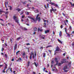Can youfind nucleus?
<instances>
[{
  "label": "nucleus",
  "mask_w": 74,
  "mask_h": 74,
  "mask_svg": "<svg viewBox=\"0 0 74 74\" xmlns=\"http://www.w3.org/2000/svg\"><path fill=\"white\" fill-rule=\"evenodd\" d=\"M13 18L16 23H17L18 24H19V20L17 19V17H16V16H13Z\"/></svg>",
  "instance_id": "nucleus-1"
},
{
  "label": "nucleus",
  "mask_w": 74,
  "mask_h": 74,
  "mask_svg": "<svg viewBox=\"0 0 74 74\" xmlns=\"http://www.w3.org/2000/svg\"><path fill=\"white\" fill-rule=\"evenodd\" d=\"M38 16H39V14H38L36 16V19L37 21L38 20V22H40V21H41V18L40 17H38Z\"/></svg>",
  "instance_id": "nucleus-2"
},
{
  "label": "nucleus",
  "mask_w": 74,
  "mask_h": 74,
  "mask_svg": "<svg viewBox=\"0 0 74 74\" xmlns=\"http://www.w3.org/2000/svg\"><path fill=\"white\" fill-rule=\"evenodd\" d=\"M50 2H51L50 3V4H51V5H54V6H55L56 7H58V5L54 3H52V2H51V1H50Z\"/></svg>",
  "instance_id": "nucleus-3"
},
{
  "label": "nucleus",
  "mask_w": 74,
  "mask_h": 74,
  "mask_svg": "<svg viewBox=\"0 0 74 74\" xmlns=\"http://www.w3.org/2000/svg\"><path fill=\"white\" fill-rule=\"evenodd\" d=\"M51 9H50V11L52 13V11H57V10H56V9H53V7H51Z\"/></svg>",
  "instance_id": "nucleus-4"
},
{
  "label": "nucleus",
  "mask_w": 74,
  "mask_h": 74,
  "mask_svg": "<svg viewBox=\"0 0 74 74\" xmlns=\"http://www.w3.org/2000/svg\"><path fill=\"white\" fill-rule=\"evenodd\" d=\"M59 51H60V48L58 46H57L56 49L55 50V52H58Z\"/></svg>",
  "instance_id": "nucleus-5"
},
{
  "label": "nucleus",
  "mask_w": 74,
  "mask_h": 74,
  "mask_svg": "<svg viewBox=\"0 0 74 74\" xmlns=\"http://www.w3.org/2000/svg\"><path fill=\"white\" fill-rule=\"evenodd\" d=\"M55 60L56 62V64H55V65L56 66V65H58V63H59V61H58V58H55Z\"/></svg>",
  "instance_id": "nucleus-6"
},
{
  "label": "nucleus",
  "mask_w": 74,
  "mask_h": 74,
  "mask_svg": "<svg viewBox=\"0 0 74 74\" xmlns=\"http://www.w3.org/2000/svg\"><path fill=\"white\" fill-rule=\"evenodd\" d=\"M7 5H8V1H7V2H5V8H7Z\"/></svg>",
  "instance_id": "nucleus-7"
},
{
  "label": "nucleus",
  "mask_w": 74,
  "mask_h": 74,
  "mask_svg": "<svg viewBox=\"0 0 74 74\" xmlns=\"http://www.w3.org/2000/svg\"><path fill=\"white\" fill-rule=\"evenodd\" d=\"M28 17L29 18H30V19H32V20H33V21H34V22H36V20L34 19V18H33L32 17H30L29 16H28Z\"/></svg>",
  "instance_id": "nucleus-8"
},
{
  "label": "nucleus",
  "mask_w": 74,
  "mask_h": 74,
  "mask_svg": "<svg viewBox=\"0 0 74 74\" xmlns=\"http://www.w3.org/2000/svg\"><path fill=\"white\" fill-rule=\"evenodd\" d=\"M40 38H42V39H45V36L44 35H40Z\"/></svg>",
  "instance_id": "nucleus-9"
},
{
  "label": "nucleus",
  "mask_w": 74,
  "mask_h": 74,
  "mask_svg": "<svg viewBox=\"0 0 74 74\" xmlns=\"http://www.w3.org/2000/svg\"><path fill=\"white\" fill-rule=\"evenodd\" d=\"M17 48V44H16L14 46V51H15V49Z\"/></svg>",
  "instance_id": "nucleus-10"
},
{
  "label": "nucleus",
  "mask_w": 74,
  "mask_h": 74,
  "mask_svg": "<svg viewBox=\"0 0 74 74\" xmlns=\"http://www.w3.org/2000/svg\"><path fill=\"white\" fill-rule=\"evenodd\" d=\"M34 10V12H35V13H38V12H39L38 11V9H35Z\"/></svg>",
  "instance_id": "nucleus-11"
},
{
  "label": "nucleus",
  "mask_w": 74,
  "mask_h": 74,
  "mask_svg": "<svg viewBox=\"0 0 74 74\" xmlns=\"http://www.w3.org/2000/svg\"><path fill=\"white\" fill-rule=\"evenodd\" d=\"M67 69V66H65L63 68V70H66Z\"/></svg>",
  "instance_id": "nucleus-12"
},
{
  "label": "nucleus",
  "mask_w": 74,
  "mask_h": 74,
  "mask_svg": "<svg viewBox=\"0 0 74 74\" xmlns=\"http://www.w3.org/2000/svg\"><path fill=\"white\" fill-rule=\"evenodd\" d=\"M45 33H49V30H47L45 31Z\"/></svg>",
  "instance_id": "nucleus-13"
},
{
  "label": "nucleus",
  "mask_w": 74,
  "mask_h": 74,
  "mask_svg": "<svg viewBox=\"0 0 74 74\" xmlns=\"http://www.w3.org/2000/svg\"><path fill=\"white\" fill-rule=\"evenodd\" d=\"M59 35L60 36V37H62V32L61 31H60V32Z\"/></svg>",
  "instance_id": "nucleus-14"
},
{
  "label": "nucleus",
  "mask_w": 74,
  "mask_h": 74,
  "mask_svg": "<svg viewBox=\"0 0 74 74\" xmlns=\"http://www.w3.org/2000/svg\"><path fill=\"white\" fill-rule=\"evenodd\" d=\"M34 64L35 66H36V67H37V66L38 65V63H37V64H36V62H34Z\"/></svg>",
  "instance_id": "nucleus-15"
},
{
  "label": "nucleus",
  "mask_w": 74,
  "mask_h": 74,
  "mask_svg": "<svg viewBox=\"0 0 74 74\" xmlns=\"http://www.w3.org/2000/svg\"><path fill=\"white\" fill-rule=\"evenodd\" d=\"M16 10L18 11V12H19L20 11H21V9L18 8L17 9H16Z\"/></svg>",
  "instance_id": "nucleus-16"
},
{
  "label": "nucleus",
  "mask_w": 74,
  "mask_h": 74,
  "mask_svg": "<svg viewBox=\"0 0 74 74\" xmlns=\"http://www.w3.org/2000/svg\"><path fill=\"white\" fill-rule=\"evenodd\" d=\"M22 60V59H21V58H18V60H16V62H20V60Z\"/></svg>",
  "instance_id": "nucleus-17"
},
{
  "label": "nucleus",
  "mask_w": 74,
  "mask_h": 74,
  "mask_svg": "<svg viewBox=\"0 0 74 74\" xmlns=\"http://www.w3.org/2000/svg\"><path fill=\"white\" fill-rule=\"evenodd\" d=\"M52 47V45H48V46H47L46 48H49L50 47Z\"/></svg>",
  "instance_id": "nucleus-18"
},
{
  "label": "nucleus",
  "mask_w": 74,
  "mask_h": 74,
  "mask_svg": "<svg viewBox=\"0 0 74 74\" xmlns=\"http://www.w3.org/2000/svg\"><path fill=\"white\" fill-rule=\"evenodd\" d=\"M58 41L60 43H61V44H63V42H62V41H61V40H60L59 39H58Z\"/></svg>",
  "instance_id": "nucleus-19"
},
{
  "label": "nucleus",
  "mask_w": 74,
  "mask_h": 74,
  "mask_svg": "<svg viewBox=\"0 0 74 74\" xmlns=\"http://www.w3.org/2000/svg\"><path fill=\"white\" fill-rule=\"evenodd\" d=\"M34 31H37V28H36V27H34Z\"/></svg>",
  "instance_id": "nucleus-20"
},
{
  "label": "nucleus",
  "mask_w": 74,
  "mask_h": 74,
  "mask_svg": "<svg viewBox=\"0 0 74 74\" xmlns=\"http://www.w3.org/2000/svg\"><path fill=\"white\" fill-rule=\"evenodd\" d=\"M40 32H42V29H40V28H38V31L40 32Z\"/></svg>",
  "instance_id": "nucleus-21"
},
{
  "label": "nucleus",
  "mask_w": 74,
  "mask_h": 74,
  "mask_svg": "<svg viewBox=\"0 0 74 74\" xmlns=\"http://www.w3.org/2000/svg\"><path fill=\"white\" fill-rule=\"evenodd\" d=\"M71 62H69L68 64V65H69V66L70 67V66H71Z\"/></svg>",
  "instance_id": "nucleus-22"
},
{
  "label": "nucleus",
  "mask_w": 74,
  "mask_h": 74,
  "mask_svg": "<svg viewBox=\"0 0 74 74\" xmlns=\"http://www.w3.org/2000/svg\"><path fill=\"white\" fill-rule=\"evenodd\" d=\"M46 24L45 23H44V26L43 27H47V25H46Z\"/></svg>",
  "instance_id": "nucleus-23"
},
{
  "label": "nucleus",
  "mask_w": 74,
  "mask_h": 74,
  "mask_svg": "<svg viewBox=\"0 0 74 74\" xmlns=\"http://www.w3.org/2000/svg\"><path fill=\"white\" fill-rule=\"evenodd\" d=\"M4 45L6 47H7V42H5Z\"/></svg>",
  "instance_id": "nucleus-24"
},
{
  "label": "nucleus",
  "mask_w": 74,
  "mask_h": 74,
  "mask_svg": "<svg viewBox=\"0 0 74 74\" xmlns=\"http://www.w3.org/2000/svg\"><path fill=\"white\" fill-rule=\"evenodd\" d=\"M46 54L45 53H43V57H44V58H45V57L46 56Z\"/></svg>",
  "instance_id": "nucleus-25"
},
{
  "label": "nucleus",
  "mask_w": 74,
  "mask_h": 74,
  "mask_svg": "<svg viewBox=\"0 0 74 74\" xmlns=\"http://www.w3.org/2000/svg\"><path fill=\"white\" fill-rule=\"evenodd\" d=\"M70 4H71V5L72 6V7H74V3L73 4V3H71V2H70Z\"/></svg>",
  "instance_id": "nucleus-26"
},
{
  "label": "nucleus",
  "mask_w": 74,
  "mask_h": 74,
  "mask_svg": "<svg viewBox=\"0 0 74 74\" xmlns=\"http://www.w3.org/2000/svg\"><path fill=\"white\" fill-rule=\"evenodd\" d=\"M30 56L29 57L30 59L31 60H32V54H30Z\"/></svg>",
  "instance_id": "nucleus-27"
},
{
  "label": "nucleus",
  "mask_w": 74,
  "mask_h": 74,
  "mask_svg": "<svg viewBox=\"0 0 74 74\" xmlns=\"http://www.w3.org/2000/svg\"><path fill=\"white\" fill-rule=\"evenodd\" d=\"M21 37L22 36L17 38V40H20L21 38Z\"/></svg>",
  "instance_id": "nucleus-28"
},
{
  "label": "nucleus",
  "mask_w": 74,
  "mask_h": 74,
  "mask_svg": "<svg viewBox=\"0 0 74 74\" xmlns=\"http://www.w3.org/2000/svg\"><path fill=\"white\" fill-rule=\"evenodd\" d=\"M25 54H26V53H25V52H24L22 54V55L23 56H25Z\"/></svg>",
  "instance_id": "nucleus-29"
},
{
  "label": "nucleus",
  "mask_w": 74,
  "mask_h": 74,
  "mask_svg": "<svg viewBox=\"0 0 74 74\" xmlns=\"http://www.w3.org/2000/svg\"><path fill=\"white\" fill-rule=\"evenodd\" d=\"M69 27V29L70 30H71V29H72L71 26H70Z\"/></svg>",
  "instance_id": "nucleus-30"
},
{
  "label": "nucleus",
  "mask_w": 74,
  "mask_h": 74,
  "mask_svg": "<svg viewBox=\"0 0 74 74\" xmlns=\"http://www.w3.org/2000/svg\"><path fill=\"white\" fill-rule=\"evenodd\" d=\"M7 64H5V67L4 68L5 69H7Z\"/></svg>",
  "instance_id": "nucleus-31"
},
{
  "label": "nucleus",
  "mask_w": 74,
  "mask_h": 74,
  "mask_svg": "<svg viewBox=\"0 0 74 74\" xmlns=\"http://www.w3.org/2000/svg\"><path fill=\"white\" fill-rule=\"evenodd\" d=\"M30 62L28 61V64H27L28 66H29V65L30 64Z\"/></svg>",
  "instance_id": "nucleus-32"
},
{
  "label": "nucleus",
  "mask_w": 74,
  "mask_h": 74,
  "mask_svg": "<svg viewBox=\"0 0 74 74\" xmlns=\"http://www.w3.org/2000/svg\"><path fill=\"white\" fill-rule=\"evenodd\" d=\"M65 32H66V33H67V28H65Z\"/></svg>",
  "instance_id": "nucleus-33"
},
{
  "label": "nucleus",
  "mask_w": 74,
  "mask_h": 74,
  "mask_svg": "<svg viewBox=\"0 0 74 74\" xmlns=\"http://www.w3.org/2000/svg\"><path fill=\"white\" fill-rule=\"evenodd\" d=\"M62 64L61 63H60L58 64V66H61V64Z\"/></svg>",
  "instance_id": "nucleus-34"
},
{
  "label": "nucleus",
  "mask_w": 74,
  "mask_h": 74,
  "mask_svg": "<svg viewBox=\"0 0 74 74\" xmlns=\"http://www.w3.org/2000/svg\"><path fill=\"white\" fill-rule=\"evenodd\" d=\"M9 14L8 11L6 12L5 13V14Z\"/></svg>",
  "instance_id": "nucleus-35"
},
{
  "label": "nucleus",
  "mask_w": 74,
  "mask_h": 74,
  "mask_svg": "<svg viewBox=\"0 0 74 74\" xmlns=\"http://www.w3.org/2000/svg\"><path fill=\"white\" fill-rule=\"evenodd\" d=\"M66 34H67V36L69 37H70V34H69L67 33H66Z\"/></svg>",
  "instance_id": "nucleus-36"
},
{
  "label": "nucleus",
  "mask_w": 74,
  "mask_h": 74,
  "mask_svg": "<svg viewBox=\"0 0 74 74\" xmlns=\"http://www.w3.org/2000/svg\"><path fill=\"white\" fill-rule=\"evenodd\" d=\"M26 12H27V15H29V14H30V12H28L27 11Z\"/></svg>",
  "instance_id": "nucleus-37"
},
{
  "label": "nucleus",
  "mask_w": 74,
  "mask_h": 74,
  "mask_svg": "<svg viewBox=\"0 0 74 74\" xmlns=\"http://www.w3.org/2000/svg\"><path fill=\"white\" fill-rule=\"evenodd\" d=\"M20 52V51H17L16 53V55H18V53H19V52Z\"/></svg>",
  "instance_id": "nucleus-38"
},
{
  "label": "nucleus",
  "mask_w": 74,
  "mask_h": 74,
  "mask_svg": "<svg viewBox=\"0 0 74 74\" xmlns=\"http://www.w3.org/2000/svg\"><path fill=\"white\" fill-rule=\"evenodd\" d=\"M61 63L62 64H63V63H64V61H61Z\"/></svg>",
  "instance_id": "nucleus-39"
},
{
  "label": "nucleus",
  "mask_w": 74,
  "mask_h": 74,
  "mask_svg": "<svg viewBox=\"0 0 74 74\" xmlns=\"http://www.w3.org/2000/svg\"><path fill=\"white\" fill-rule=\"evenodd\" d=\"M4 48H2L1 50V51H2V52H3V51H4Z\"/></svg>",
  "instance_id": "nucleus-40"
},
{
  "label": "nucleus",
  "mask_w": 74,
  "mask_h": 74,
  "mask_svg": "<svg viewBox=\"0 0 74 74\" xmlns=\"http://www.w3.org/2000/svg\"><path fill=\"white\" fill-rule=\"evenodd\" d=\"M26 1H25V2H23V4H26Z\"/></svg>",
  "instance_id": "nucleus-41"
},
{
  "label": "nucleus",
  "mask_w": 74,
  "mask_h": 74,
  "mask_svg": "<svg viewBox=\"0 0 74 74\" xmlns=\"http://www.w3.org/2000/svg\"><path fill=\"white\" fill-rule=\"evenodd\" d=\"M54 63V62H53V61H51V64H53Z\"/></svg>",
  "instance_id": "nucleus-42"
},
{
  "label": "nucleus",
  "mask_w": 74,
  "mask_h": 74,
  "mask_svg": "<svg viewBox=\"0 0 74 74\" xmlns=\"http://www.w3.org/2000/svg\"><path fill=\"white\" fill-rule=\"evenodd\" d=\"M10 10H12V7L11 6H10Z\"/></svg>",
  "instance_id": "nucleus-43"
},
{
  "label": "nucleus",
  "mask_w": 74,
  "mask_h": 74,
  "mask_svg": "<svg viewBox=\"0 0 74 74\" xmlns=\"http://www.w3.org/2000/svg\"><path fill=\"white\" fill-rule=\"evenodd\" d=\"M45 6V8H46V9H47V5H44Z\"/></svg>",
  "instance_id": "nucleus-44"
},
{
  "label": "nucleus",
  "mask_w": 74,
  "mask_h": 74,
  "mask_svg": "<svg viewBox=\"0 0 74 74\" xmlns=\"http://www.w3.org/2000/svg\"><path fill=\"white\" fill-rule=\"evenodd\" d=\"M33 56H32V58H33V59H34L35 58V57H34V54H33Z\"/></svg>",
  "instance_id": "nucleus-45"
},
{
  "label": "nucleus",
  "mask_w": 74,
  "mask_h": 74,
  "mask_svg": "<svg viewBox=\"0 0 74 74\" xmlns=\"http://www.w3.org/2000/svg\"><path fill=\"white\" fill-rule=\"evenodd\" d=\"M64 70V72H68V71L67 70Z\"/></svg>",
  "instance_id": "nucleus-46"
},
{
  "label": "nucleus",
  "mask_w": 74,
  "mask_h": 74,
  "mask_svg": "<svg viewBox=\"0 0 74 74\" xmlns=\"http://www.w3.org/2000/svg\"><path fill=\"white\" fill-rule=\"evenodd\" d=\"M31 55H34V53H33V52L32 51V52H31Z\"/></svg>",
  "instance_id": "nucleus-47"
},
{
  "label": "nucleus",
  "mask_w": 74,
  "mask_h": 74,
  "mask_svg": "<svg viewBox=\"0 0 74 74\" xmlns=\"http://www.w3.org/2000/svg\"><path fill=\"white\" fill-rule=\"evenodd\" d=\"M62 15H64V16H66V14H64V13H62Z\"/></svg>",
  "instance_id": "nucleus-48"
},
{
  "label": "nucleus",
  "mask_w": 74,
  "mask_h": 74,
  "mask_svg": "<svg viewBox=\"0 0 74 74\" xmlns=\"http://www.w3.org/2000/svg\"><path fill=\"white\" fill-rule=\"evenodd\" d=\"M35 56H36V51H35Z\"/></svg>",
  "instance_id": "nucleus-49"
},
{
  "label": "nucleus",
  "mask_w": 74,
  "mask_h": 74,
  "mask_svg": "<svg viewBox=\"0 0 74 74\" xmlns=\"http://www.w3.org/2000/svg\"><path fill=\"white\" fill-rule=\"evenodd\" d=\"M25 16L23 15V16H22L21 17L22 18H25Z\"/></svg>",
  "instance_id": "nucleus-50"
},
{
  "label": "nucleus",
  "mask_w": 74,
  "mask_h": 74,
  "mask_svg": "<svg viewBox=\"0 0 74 74\" xmlns=\"http://www.w3.org/2000/svg\"><path fill=\"white\" fill-rule=\"evenodd\" d=\"M2 73H5V71H2Z\"/></svg>",
  "instance_id": "nucleus-51"
},
{
  "label": "nucleus",
  "mask_w": 74,
  "mask_h": 74,
  "mask_svg": "<svg viewBox=\"0 0 74 74\" xmlns=\"http://www.w3.org/2000/svg\"><path fill=\"white\" fill-rule=\"evenodd\" d=\"M66 23H68V22H69V21L67 20H66Z\"/></svg>",
  "instance_id": "nucleus-52"
},
{
  "label": "nucleus",
  "mask_w": 74,
  "mask_h": 74,
  "mask_svg": "<svg viewBox=\"0 0 74 74\" xmlns=\"http://www.w3.org/2000/svg\"><path fill=\"white\" fill-rule=\"evenodd\" d=\"M5 58H7V54H5Z\"/></svg>",
  "instance_id": "nucleus-53"
},
{
  "label": "nucleus",
  "mask_w": 74,
  "mask_h": 74,
  "mask_svg": "<svg viewBox=\"0 0 74 74\" xmlns=\"http://www.w3.org/2000/svg\"><path fill=\"white\" fill-rule=\"evenodd\" d=\"M10 41L11 42V43H12V39H10Z\"/></svg>",
  "instance_id": "nucleus-54"
},
{
  "label": "nucleus",
  "mask_w": 74,
  "mask_h": 74,
  "mask_svg": "<svg viewBox=\"0 0 74 74\" xmlns=\"http://www.w3.org/2000/svg\"><path fill=\"white\" fill-rule=\"evenodd\" d=\"M24 29L25 30H27V29H26V28H24Z\"/></svg>",
  "instance_id": "nucleus-55"
},
{
  "label": "nucleus",
  "mask_w": 74,
  "mask_h": 74,
  "mask_svg": "<svg viewBox=\"0 0 74 74\" xmlns=\"http://www.w3.org/2000/svg\"><path fill=\"white\" fill-rule=\"evenodd\" d=\"M45 69H46V68H44L43 69V71H45Z\"/></svg>",
  "instance_id": "nucleus-56"
},
{
  "label": "nucleus",
  "mask_w": 74,
  "mask_h": 74,
  "mask_svg": "<svg viewBox=\"0 0 74 74\" xmlns=\"http://www.w3.org/2000/svg\"><path fill=\"white\" fill-rule=\"evenodd\" d=\"M27 45H30V43H27L26 44Z\"/></svg>",
  "instance_id": "nucleus-57"
},
{
  "label": "nucleus",
  "mask_w": 74,
  "mask_h": 74,
  "mask_svg": "<svg viewBox=\"0 0 74 74\" xmlns=\"http://www.w3.org/2000/svg\"><path fill=\"white\" fill-rule=\"evenodd\" d=\"M63 56H65V55H66V53H64L63 54Z\"/></svg>",
  "instance_id": "nucleus-58"
},
{
  "label": "nucleus",
  "mask_w": 74,
  "mask_h": 74,
  "mask_svg": "<svg viewBox=\"0 0 74 74\" xmlns=\"http://www.w3.org/2000/svg\"><path fill=\"white\" fill-rule=\"evenodd\" d=\"M12 69L11 68H10V71H11V73H12Z\"/></svg>",
  "instance_id": "nucleus-59"
},
{
  "label": "nucleus",
  "mask_w": 74,
  "mask_h": 74,
  "mask_svg": "<svg viewBox=\"0 0 74 74\" xmlns=\"http://www.w3.org/2000/svg\"><path fill=\"white\" fill-rule=\"evenodd\" d=\"M23 14V12H22L20 14V15H22V14Z\"/></svg>",
  "instance_id": "nucleus-60"
},
{
  "label": "nucleus",
  "mask_w": 74,
  "mask_h": 74,
  "mask_svg": "<svg viewBox=\"0 0 74 74\" xmlns=\"http://www.w3.org/2000/svg\"><path fill=\"white\" fill-rule=\"evenodd\" d=\"M32 9H33V10H34V9H36V8H34V7H32Z\"/></svg>",
  "instance_id": "nucleus-61"
},
{
  "label": "nucleus",
  "mask_w": 74,
  "mask_h": 74,
  "mask_svg": "<svg viewBox=\"0 0 74 74\" xmlns=\"http://www.w3.org/2000/svg\"><path fill=\"white\" fill-rule=\"evenodd\" d=\"M26 25L27 26H29V23H27V24H26Z\"/></svg>",
  "instance_id": "nucleus-62"
},
{
  "label": "nucleus",
  "mask_w": 74,
  "mask_h": 74,
  "mask_svg": "<svg viewBox=\"0 0 74 74\" xmlns=\"http://www.w3.org/2000/svg\"><path fill=\"white\" fill-rule=\"evenodd\" d=\"M3 66V65H0V68H1V67Z\"/></svg>",
  "instance_id": "nucleus-63"
},
{
  "label": "nucleus",
  "mask_w": 74,
  "mask_h": 74,
  "mask_svg": "<svg viewBox=\"0 0 74 74\" xmlns=\"http://www.w3.org/2000/svg\"><path fill=\"white\" fill-rule=\"evenodd\" d=\"M53 34H54V35L55 34V32H53Z\"/></svg>",
  "instance_id": "nucleus-64"
}]
</instances>
